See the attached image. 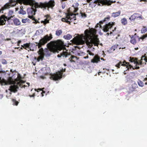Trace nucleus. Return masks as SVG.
<instances>
[{"mask_svg":"<svg viewBox=\"0 0 147 147\" xmlns=\"http://www.w3.org/2000/svg\"><path fill=\"white\" fill-rule=\"evenodd\" d=\"M52 38L51 34H50L49 35L47 34L41 38L38 42L36 43L38 48L39 49L38 52L39 56L37 58L34 57V60H33L34 61H35L36 62V61L39 62L40 60L42 61L44 56L49 57L53 53H59L57 47L62 46L64 44L63 42L60 40L51 41L47 44V48H45L44 49L42 47V46L44 45Z\"/></svg>","mask_w":147,"mask_h":147,"instance_id":"1","label":"nucleus"},{"mask_svg":"<svg viewBox=\"0 0 147 147\" xmlns=\"http://www.w3.org/2000/svg\"><path fill=\"white\" fill-rule=\"evenodd\" d=\"M23 2L25 5H30L35 8H43L45 9L49 8H53L52 0H51L48 2H40L39 3L36 2L34 0H10L9 3H6L0 9V13H5L4 11L11 7L15 6L18 2Z\"/></svg>","mask_w":147,"mask_h":147,"instance_id":"2","label":"nucleus"},{"mask_svg":"<svg viewBox=\"0 0 147 147\" xmlns=\"http://www.w3.org/2000/svg\"><path fill=\"white\" fill-rule=\"evenodd\" d=\"M84 33L88 37L92 38L90 41L88 42L89 45L92 47H90L88 50L92 52L94 51V49L92 47V46L94 45L95 46H98L99 44L100 41L98 38V36L96 34V32L93 28L89 30H86L84 31Z\"/></svg>","mask_w":147,"mask_h":147,"instance_id":"3","label":"nucleus"},{"mask_svg":"<svg viewBox=\"0 0 147 147\" xmlns=\"http://www.w3.org/2000/svg\"><path fill=\"white\" fill-rule=\"evenodd\" d=\"M110 18V16H107V17L105 18L104 20L100 21L99 22L100 24H98L100 26L99 28H101V29L104 32H107L109 31V29L112 28L113 26L114 25L115 23L113 22H109L107 24H106L103 27L101 26L100 24H102L103 22H105L107 20H109Z\"/></svg>","mask_w":147,"mask_h":147,"instance_id":"4","label":"nucleus"},{"mask_svg":"<svg viewBox=\"0 0 147 147\" xmlns=\"http://www.w3.org/2000/svg\"><path fill=\"white\" fill-rule=\"evenodd\" d=\"M24 82L22 80H21L20 82H18L17 84H14L11 85L9 89V90L10 91L9 92L10 95L11 94V92L16 93L18 91V89L20 90L23 87V85L21 83H24Z\"/></svg>","mask_w":147,"mask_h":147,"instance_id":"5","label":"nucleus"},{"mask_svg":"<svg viewBox=\"0 0 147 147\" xmlns=\"http://www.w3.org/2000/svg\"><path fill=\"white\" fill-rule=\"evenodd\" d=\"M13 13V11L11 10L8 11L9 17L6 16L5 15L1 16H0V26L5 24L7 20L11 19V18L13 17L12 15Z\"/></svg>","mask_w":147,"mask_h":147,"instance_id":"6","label":"nucleus"},{"mask_svg":"<svg viewBox=\"0 0 147 147\" xmlns=\"http://www.w3.org/2000/svg\"><path fill=\"white\" fill-rule=\"evenodd\" d=\"M65 71V69H63L62 68L60 71H58L56 73L52 74L50 77V78L51 80L55 81L60 80L62 77L63 72Z\"/></svg>","mask_w":147,"mask_h":147,"instance_id":"7","label":"nucleus"},{"mask_svg":"<svg viewBox=\"0 0 147 147\" xmlns=\"http://www.w3.org/2000/svg\"><path fill=\"white\" fill-rule=\"evenodd\" d=\"M113 1L110 0H96L94 3H98L99 5H110Z\"/></svg>","mask_w":147,"mask_h":147,"instance_id":"8","label":"nucleus"},{"mask_svg":"<svg viewBox=\"0 0 147 147\" xmlns=\"http://www.w3.org/2000/svg\"><path fill=\"white\" fill-rule=\"evenodd\" d=\"M76 16H74L73 17V18H71L70 16H67L66 17V18H62L61 19V20L62 22H65L66 23H67L68 24H70V22L68 20H71V22L73 20H76Z\"/></svg>","mask_w":147,"mask_h":147,"instance_id":"9","label":"nucleus"},{"mask_svg":"<svg viewBox=\"0 0 147 147\" xmlns=\"http://www.w3.org/2000/svg\"><path fill=\"white\" fill-rule=\"evenodd\" d=\"M68 51V50H67L66 48H65L63 50L62 52L60 53V54H58L57 55V57L60 58L61 57H68L69 55H70Z\"/></svg>","mask_w":147,"mask_h":147,"instance_id":"10","label":"nucleus"},{"mask_svg":"<svg viewBox=\"0 0 147 147\" xmlns=\"http://www.w3.org/2000/svg\"><path fill=\"white\" fill-rule=\"evenodd\" d=\"M100 59L103 61L105 60L102 58H100L98 55H96L91 60V62L93 63H97L100 61Z\"/></svg>","mask_w":147,"mask_h":147,"instance_id":"11","label":"nucleus"},{"mask_svg":"<svg viewBox=\"0 0 147 147\" xmlns=\"http://www.w3.org/2000/svg\"><path fill=\"white\" fill-rule=\"evenodd\" d=\"M13 32L16 33H17L21 34L22 35H23L25 34V31L24 29H21V30H19L18 29H15L13 30Z\"/></svg>","mask_w":147,"mask_h":147,"instance_id":"12","label":"nucleus"},{"mask_svg":"<svg viewBox=\"0 0 147 147\" xmlns=\"http://www.w3.org/2000/svg\"><path fill=\"white\" fill-rule=\"evenodd\" d=\"M32 45H31L30 43H26L24 44L23 45H22L21 46L22 47L26 49H27L26 48H28V49H29L30 50L32 51V50L31 48V47H32Z\"/></svg>","mask_w":147,"mask_h":147,"instance_id":"13","label":"nucleus"},{"mask_svg":"<svg viewBox=\"0 0 147 147\" xmlns=\"http://www.w3.org/2000/svg\"><path fill=\"white\" fill-rule=\"evenodd\" d=\"M36 11L35 9H30L28 10V13L29 15L33 16L35 15Z\"/></svg>","mask_w":147,"mask_h":147,"instance_id":"14","label":"nucleus"},{"mask_svg":"<svg viewBox=\"0 0 147 147\" xmlns=\"http://www.w3.org/2000/svg\"><path fill=\"white\" fill-rule=\"evenodd\" d=\"M69 54L70 55L69 56H70V57L69 58V61L71 62H75V60L77 59V57L74 55H70L69 53Z\"/></svg>","mask_w":147,"mask_h":147,"instance_id":"15","label":"nucleus"},{"mask_svg":"<svg viewBox=\"0 0 147 147\" xmlns=\"http://www.w3.org/2000/svg\"><path fill=\"white\" fill-rule=\"evenodd\" d=\"M118 46V45H113L108 50V51L109 53L112 52L117 48Z\"/></svg>","mask_w":147,"mask_h":147,"instance_id":"16","label":"nucleus"},{"mask_svg":"<svg viewBox=\"0 0 147 147\" xmlns=\"http://www.w3.org/2000/svg\"><path fill=\"white\" fill-rule=\"evenodd\" d=\"M78 5L79 4L77 3H74L73 4V7L74 9V12H76L78 10Z\"/></svg>","mask_w":147,"mask_h":147,"instance_id":"17","label":"nucleus"},{"mask_svg":"<svg viewBox=\"0 0 147 147\" xmlns=\"http://www.w3.org/2000/svg\"><path fill=\"white\" fill-rule=\"evenodd\" d=\"M14 24L16 26H18L20 25L21 22L19 19L17 18H15L13 20Z\"/></svg>","mask_w":147,"mask_h":147,"instance_id":"18","label":"nucleus"},{"mask_svg":"<svg viewBox=\"0 0 147 147\" xmlns=\"http://www.w3.org/2000/svg\"><path fill=\"white\" fill-rule=\"evenodd\" d=\"M121 12L120 11L117 12H113L112 13V16L114 18L120 15Z\"/></svg>","mask_w":147,"mask_h":147,"instance_id":"19","label":"nucleus"},{"mask_svg":"<svg viewBox=\"0 0 147 147\" xmlns=\"http://www.w3.org/2000/svg\"><path fill=\"white\" fill-rule=\"evenodd\" d=\"M20 10L18 11V13L19 14H21L22 15H24L26 14V12L24 11L23 9V8L22 6H21L20 7Z\"/></svg>","mask_w":147,"mask_h":147,"instance_id":"20","label":"nucleus"},{"mask_svg":"<svg viewBox=\"0 0 147 147\" xmlns=\"http://www.w3.org/2000/svg\"><path fill=\"white\" fill-rule=\"evenodd\" d=\"M20 100H19L18 101H17L15 99H12V101L13 102V105L17 106L19 102V101Z\"/></svg>","mask_w":147,"mask_h":147,"instance_id":"21","label":"nucleus"},{"mask_svg":"<svg viewBox=\"0 0 147 147\" xmlns=\"http://www.w3.org/2000/svg\"><path fill=\"white\" fill-rule=\"evenodd\" d=\"M63 38L67 40H70L72 38V36L69 34L65 35L63 36Z\"/></svg>","mask_w":147,"mask_h":147,"instance_id":"22","label":"nucleus"},{"mask_svg":"<svg viewBox=\"0 0 147 147\" xmlns=\"http://www.w3.org/2000/svg\"><path fill=\"white\" fill-rule=\"evenodd\" d=\"M132 84L131 85L132 88L133 89H135L138 87L137 85L135 83V82L133 81L132 82Z\"/></svg>","mask_w":147,"mask_h":147,"instance_id":"23","label":"nucleus"},{"mask_svg":"<svg viewBox=\"0 0 147 147\" xmlns=\"http://www.w3.org/2000/svg\"><path fill=\"white\" fill-rule=\"evenodd\" d=\"M135 17V19H137L139 18L140 19H142V15L139 13H134Z\"/></svg>","mask_w":147,"mask_h":147,"instance_id":"24","label":"nucleus"},{"mask_svg":"<svg viewBox=\"0 0 147 147\" xmlns=\"http://www.w3.org/2000/svg\"><path fill=\"white\" fill-rule=\"evenodd\" d=\"M62 33V31L61 30H57L56 31L55 34L57 36H59Z\"/></svg>","mask_w":147,"mask_h":147,"instance_id":"25","label":"nucleus"},{"mask_svg":"<svg viewBox=\"0 0 147 147\" xmlns=\"http://www.w3.org/2000/svg\"><path fill=\"white\" fill-rule=\"evenodd\" d=\"M121 23L124 25H125L127 24V21L126 18H123L121 20Z\"/></svg>","mask_w":147,"mask_h":147,"instance_id":"26","label":"nucleus"},{"mask_svg":"<svg viewBox=\"0 0 147 147\" xmlns=\"http://www.w3.org/2000/svg\"><path fill=\"white\" fill-rule=\"evenodd\" d=\"M43 32V30L42 29L37 30L36 31L35 34L36 35H39L40 34H41Z\"/></svg>","mask_w":147,"mask_h":147,"instance_id":"27","label":"nucleus"},{"mask_svg":"<svg viewBox=\"0 0 147 147\" xmlns=\"http://www.w3.org/2000/svg\"><path fill=\"white\" fill-rule=\"evenodd\" d=\"M22 21L23 23H25L27 22H30V20L28 18H26L25 19H22Z\"/></svg>","mask_w":147,"mask_h":147,"instance_id":"28","label":"nucleus"},{"mask_svg":"<svg viewBox=\"0 0 147 147\" xmlns=\"http://www.w3.org/2000/svg\"><path fill=\"white\" fill-rule=\"evenodd\" d=\"M138 83L139 86L142 87L144 86V83L141 81L138 80Z\"/></svg>","mask_w":147,"mask_h":147,"instance_id":"29","label":"nucleus"},{"mask_svg":"<svg viewBox=\"0 0 147 147\" xmlns=\"http://www.w3.org/2000/svg\"><path fill=\"white\" fill-rule=\"evenodd\" d=\"M130 42L134 45H135L136 43V40L134 38H131V39L130 40Z\"/></svg>","mask_w":147,"mask_h":147,"instance_id":"30","label":"nucleus"},{"mask_svg":"<svg viewBox=\"0 0 147 147\" xmlns=\"http://www.w3.org/2000/svg\"><path fill=\"white\" fill-rule=\"evenodd\" d=\"M135 14H134V13L133 14V15L131 16L129 18V19L131 21H133L135 19Z\"/></svg>","mask_w":147,"mask_h":147,"instance_id":"31","label":"nucleus"},{"mask_svg":"<svg viewBox=\"0 0 147 147\" xmlns=\"http://www.w3.org/2000/svg\"><path fill=\"white\" fill-rule=\"evenodd\" d=\"M80 15L81 16L82 18H85L87 16V15L84 13H83L81 11L80 13Z\"/></svg>","mask_w":147,"mask_h":147,"instance_id":"32","label":"nucleus"},{"mask_svg":"<svg viewBox=\"0 0 147 147\" xmlns=\"http://www.w3.org/2000/svg\"><path fill=\"white\" fill-rule=\"evenodd\" d=\"M147 31V28L146 27L143 28L141 30V32L142 33H144Z\"/></svg>","mask_w":147,"mask_h":147,"instance_id":"33","label":"nucleus"},{"mask_svg":"<svg viewBox=\"0 0 147 147\" xmlns=\"http://www.w3.org/2000/svg\"><path fill=\"white\" fill-rule=\"evenodd\" d=\"M1 62L4 65L6 64L7 63V62L5 59H3L1 60Z\"/></svg>","mask_w":147,"mask_h":147,"instance_id":"34","label":"nucleus"},{"mask_svg":"<svg viewBox=\"0 0 147 147\" xmlns=\"http://www.w3.org/2000/svg\"><path fill=\"white\" fill-rule=\"evenodd\" d=\"M78 56H81L84 55L85 54V53H84L83 52H81L80 51H79V52H78Z\"/></svg>","mask_w":147,"mask_h":147,"instance_id":"35","label":"nucleus"},{"mask_svg":"<svg viewBox=\"0 0 147 147\" xmlns=\"http://www.w3.org/2000/svg\"><path fill=\"white\" fill-rule=\"evenodd\" d=\"M87 53H88V54L90 55L94 56V54L92 52L88 50L87 51Z\"/></svg>","mask_w":147,"mask_h":147,"instance_id":"36","label":"nucleus"},{"mask_svg":"<svg viewBox=\"0 0 147 147\" xmlns=\"http://www.w3.org/2000/svg\"><path fill=\"white\" fill-rule=\"evenodd\" d=\"M147 37V34H146L144 35H143L142 36V37L141 38V39L143 40L145 39V38Z\"/></svg>","mask_w":147,"mask_h":147,"instance_id":"37","label":"nucleus"},{"mask_svg":"<svg viewBox=\"0 0 147 147\" xmlns=\"http://www.w3.org/2000/svg\"><path fill=\"white\" fill-rule=\"evenodd\" d=\"M45 17L46 18L50 20L51 19V17L50 16L48 15H47L45 16Z\"/></svg>","mask_w":147,"mask_h":147,"instance_id":"38","label":"nucleus"},{"mask_svg":"<svg viewBox=\"0 0 147 147\" xmlns=\"http://www.w3.org/2000/svg\"><path fill=\"white\" fill-rule=\"evenodd\" d=\"M49 20L46 18L45 19L44 21H45V23L47 24L49 23Z\"/></svg>","mask_w":147,"mask_h":147,"instance_id":"39","label":"nucleus"},{"mask_svg":"<svg viewBox=\"0 0 147 147\" xmlns=\"http://www.w3.org/2000/svg\"><path fill=\"white\" fill-rule=\"evenodd\" d=\"M35 90L36 91L38 92L39 91H40V90H41V88H38V89H35Z\"/></svg>","mask_w":147,"mask_h":147,"instance_id":"40","label":"nucleus"},{"mask_svg":"<svg viewBox=\"0 0 147 147\" xmlns=\"http://www.w3.org/2000/svg\"><path fill=\"white\" fill-rule=\"evenodd\" d=\"M45 91H44L43 90L42 92L41 93V94H42V97L44 96V94H43V93H45Z\"/></svg>","mask_w":147,"mask_h":147,"instance_id":"41","label":"nucleus"},{"mask_svg":"<svg viewBox=\"0 0 147 147\" xmlns=\"http://www.w3.org/2000/svg\"><path fill=\"white\" fill-rule=\"evenodd\" d=\"M21 42V41L20 40H19L18 42V46L20 44Z\"/></svg>","mask_w":147,"mask_h":147,"instance_id":"42","label":"nucleus"},{"mask_svg":"<svg viewBox=\"0 0 147 147\" xmlns=\"http://www.w3.org/2000/svg\"><path fill=\"white\" fill-rule=\"evenodd\" d=\"M88 69H90V68H88V69H87V70H88V72L89 73H91V72H92V70H90V71H88Z\"/></svg>","mask_w":147,"mask_h":147,"instance_id":"43","label":"nucleus"},{"mask_svg":"<svg viewBox=\"0 0 147 147\" xmlns=\"http://www.w3.org/2000/svg\"><path fill=\"white\" fill-rule=\"evenodd\" d=\"M3 97V94H0V99H1Z\"/></svg>","mask_w":147,"mask_h":147,"instance_id":"44","label":"nucleus"},{"mask_svg":"<svg viewBox=\"0 0 147 147\" xmlns=\"http://www.w3.org/2000/svg\"><path fill=\"white\" fill-rule=\"evenodd\" d=\"M35 94H33L32 95H29V96L30 97H34V96H35Z\"/></svg>","mask_w":147,"mask_h":147,"instance_id":"45","label":"nucleus"},{"mask_svg":"<svg viewBox=\"0 0 147 147\" xmlns=\"http://www.w3.org/2000/svg\"><path fill=\"white\" fill-rule=\"evenodd\" d=\"M88 55H87V56H86V57H84V59H87V58H88Z\"/></svg>","mask_w":147,"mask_h":147,"instance_id":"46","label":"nucleus"},{"mask_svg":"<svg viewBox=\"0 0 147 147\" xmlns=\"http://www.w3.org/2000/svg\"><path fill=\"white\" fill-rule=\"evenodd\" d=\"M15 10H16V11H17L19 9V8H15Z\"/></svg>","mask_w":147,"mask_h":147,"instance_id":"47","label":"nucleus"},{"mask_svg":"<svg viewBox=\"0 0 147 147\" xmlns=\"http://www.w3.org/2000/svg\"><path fill=\"white\" fill-rule=\"evenodd\" d=\"M65 5H62V8L63 9H64L65 8Z\"/></svg>","mask_w":147,"mask_h":147,"instance_id":"48","label":"nucleus"},{"mask_svg":"<svg viewBox=\"0 0 147 147\" xmlns=\"http://www.w3.org/2000/svg\"><path fill=\"white\" fill-rule=\"evenodd\" d=\"M116 27H115L114 30H112L113 32H114V30H116Z\"/></svg>","mask_w":147,"mask_h":147,"instance_id":"49","label":"nucleus"},{"mask_svg":"<svg viewBox=\"0 0 147 147\" xmlns=\"http://www.w3.org/2000/svg\"><path fill=\"white\" fill-rule=\"evenodd\" d=\"M10 71L11 72H13V71L12 69H10Z\"/></svg>","mask_w":147,"mask_h":147,"instance_id":"50","label":"nucleus"},{"mask_svg":"<svg viewBox=\"0 0 147 147\" xmlns=\"http://www.w3.org/2000/svg\"><path fill=\"white\" fill-rule=\"evenodd\" d=\"M99 34L100 35H102V34L100 32H99Z\"/></svg>","mask_w":147,"mask_h":147,"instance_id":"51","label":"nucleus"},{"mask_svg":"<svg viewBox=\"0 0 147 147\" xmlns=\"http://www.w3.org/2000/svg\"><path fill=\"white\" fill-rule=\"evenodd\" d=\"M1 72L3 73H5V71H1Z\"/></svg>","mask_w":147,"mask_h":147,"instance_id":"52","label":"nucleus"},{"mask_svg":"<svg viewBox=\"0 0 147 147\" xmlns=\"http://www.w3.org/2000/svg\"><path fill=\"white\" fill-rule=\"evenodd\" d=\"M11 39L10 38H8L7 39V40H11Z\"/></svg>","mask_w":147,"mask_h":147,"instance_id":"53","label":"nucleus"},{"mask_svg":"<svg viewBox=\"0 0 147 147\" xmlns=\"http://www.w3.org/2000/svg\"><path fill=\"white\" fill-rule=\"evenodd\" d=\"M146 1V0H140V1Z\"/></svg>","mask_w":147,"mask_h":147,"instance_id":"54","label":"nucleus"},{"mask_svg":"<svg viewBox=\"0 0 147 147\" xmlns=\"http://www.w3.org/2000/svg\"><path fill=\"white\" fill-rule=\"evenodd\" d=\"M135 49L136 50H137L138 49V47H137L136 48H135Z\"/></svg>","mask_w":147,"mask_h":147,"instance_id":"55","label":"nucleus"},{"mask_svg":"<svg viewBox=\"0 0 147 147\" xmlns=\"http://www.w3.org/2000/svg\"><path fill=\"white\" fill-rule=\"evenodd\" d=\"M2 54V52L1 51H0V55H1Z\"/></svg>","mask_w":147,"mask_h":147,"instance_id":"56","label":"nucleus"},{"mask_svg":"<svg viewBox=\"0 0 147 147\" xmlns=\"http://www.w3.org/2000/svg\"><path fill=\"white\" fill-rule=\"evenodd\" d=\"M109 33H107V34H106V35H107V36H108V35H109Z\"/></svg>","mask_w":147,"mask_h":147,"instance_id":"57","label":"nucleus"},{"mask_svg":"<svg viewBox=\"0 0 147 147\" xmlns=\"http://www.w3.org/2000/svg\"><path fill=\"white\" fill-rule=\"evenodd\" d=\"M27 84L28 85V86L29 85L30 83H27Z\"/></svg>","mask_w":147,"mask_h":147,"instance_id":"58","label":"nucleus"},{"mask_svg":"<svg viewBox=\"0 0 147 147\" xmlns=\"http://www.w3.org/2000/svg\"><path fill=\"white\" fill-rule=\"evenodd\" d=\"M67 0H61V1H67Z\"/></svg>","mask_w":147,"mask_h":147,"instance_id":"59","label":"nucleus"},{"mask_svg":"<svg viewBox=\"0 0 147 147\" xmlns=\"http://www.w3.org/2000/svg\"><path fill=\"white\" fill-rule=\"evenodd\" d=\"M6 92H8V90H5Z\"/></svg>","mask_w":147,"mask_h":147,"instance_id":"60","label":"nucleus"},{"mask_svg":"<svg viewBox=\"0 0 147 147\" xmlns=\"http://www.w3.org/2000/svg\"><path fill=\"white\" fill-rule=\"evenodd\" d=\"M112 33H113L112 32H110V34H112Z\"/></svg>","mask_w":147,"mask_h":147,"instance_id":"61","label":"nucleus"},{"mask_svg":"<svg viewBox=\"0 0 147 147\" xmlns=\"http://www.w3.org/2000/svg\"><path fill=\"white\" fill-rule=\"evenodd\" d=\"M100 45H101V46H102V43H100Z\"/></svg>","mask_w":147,"mask_h":147,"instance_id":"62","label":"nucleus"},{"mask_svg":"<svg viewBox=\"0 0 147 147\" xmlns=\"http://www.w3.org/2000/svg\"><path fill=\"white\" fill-rule=\"evenodd\" d=\"M24 86V88H25V87L26 86L25 85Z\"/></svg>","mask_w":147,"mask_h":147,"instance_id":"63","label":"nucleus"},{"mask_svg":"<svg viewBox=\"0 0 147 147\" xmlns=\"http://www.w3.org/2000/svg\"><path fill=\"white\" fill-rule=\"evenodd\" d=\"M121 49V47H120V48H119V49Z\"/></svg>","mask_w":147,"mask_h":147,"instance_id":"64","label":"nucleus"}]
</instances>
